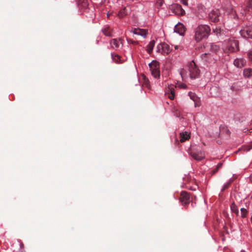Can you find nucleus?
<instances>
[{
  "instance_id": "nucleus-6",
  "label": "nucleus",
  "mask_w": 252,
  "mask_h": 252,
  "mask_svg": "<svg viewBox=\"0 0 252 252\" xmlns=\"http://www.w3.org/2000/svg\"><path fill=\"white\" fill-rule=\"evenodd\" d=\"M220 13L218 9L213 10L210 12L209 17L212 22L217 23L219 21Z\"/></svg>"
},
{
  "instance_id": "nucleus-37",
  "label": "nucleus",
  "mask_w": 252,
  "mask_h": 252,
  "mask_svg": "<svg viewBox=\"0 0 252 252\" xmlns=\"http://www.w3.org/2000/svg\"><path fill=\"white\" fill-rule=\"evenodd\" d=\"M24 245L23 243H20V248L21 249H24Z\"/></svg>"
},
{
  "instance_id": "nucleus-36",
  "label": "nucleus",
  "mask_w": 252,
  "mask_h": 252,
  "mask_svg": "<svg viewBox=\"0 0 252 252\" xmlns=\"http://www.w3.org/2000/svg\"><path fill=\"white\" fill-rule=\"evenodd\" d=\"M229 184H227L225 185L223 187V189H227L229 187Z\"/></svg>"
},
{
  "instance_id": "nucleus-28",
  "label": "nucleus",
  "mask_w": 252,
  "mask_h": 252,
  "mask_svg": "<svg viewBox=\"0 0 252 252\" xmlns=\"http://www.w3.org/2000/svg\"><path fill=\"white\" fill-rule=\"evenodd\" d=\"M240 211L241 214V217L243 218H246L248 214L247 210L246 209L243 208L241 209Z\"/></svg>"
},
{
  "instance_id": "nucleus-14",
  "label": "nucleus",
  "mask_w": 252,
  "mask_h": 252,
  "mask_svg": "<svg viewBox=\"0 0 252 252\" xmlns=\"http://www.w3.org/2000/svg\"><path fill=\"white\" fill-rule=\"evenodd\" d=\"M233 63L235 66L241 68L245 65L246 61L243 59H236Z\"/></svg>"
},
{
  "instance_id": "nucleus-18",
  "label": "nucleus",
  "mask_w": 252,
  "mask_h": 252,
  "mask_svg": "<svg viewBox=\"0 0 252 252\" xmlns=\"http://www.w3.org/2000/svg\"><path fill=\"white\" fill-rule=\"evenodd\" d=\"M241 88V83L236 82L232 84L231 87V90L233 91H238Z\"/></svg>"
},
{
  "instance_id": "nucleus-16",
  "label": "nucleus",
  "mask_w": 252,
  "mask_h": 252,
  "mask_svg": "<svg viewBox=\"0 0 252 252\" xmlns=\"http://www.w3.org/2000/svg\"><path fill=\"white\" fill-rule=\"evenodd\" d=\"M149 67L150 70L159 69V64L158 62L156 61H153L151 63L149 64Z\"/></svg>"
},
{
  "instance_id": "nucleus-34",
  "label": "nucleus",
  "mask_w": 252,
  "mask_h": 252,
  "mask_svg": "<svg viewBox=\"0 0 252 252\" xmlns=\"http://www.w3.org/2000/svg\"><path fill=\"white\" fill-rule=\"evenodd\" d=\"M181 76L182 78H183L185 75V71L184 70H182L180 72Z\"/></svg>"
},
{
  "instance_id": "nucleus-20",
  "label": "nucleus",
  "mask_w": 252,
  "mask_h": 252,
  "mask_svg": "<svg viewBox=\"0 0 252 252\" xmlns=\"http://www.w3.org/2000/svg\"><path fill=\"white\" fill-rule=\"evenodd\" d=\"M151 72V74L152 76L155 78H158L160 76V71L159 69H157L156 70H150Z\"/></svg>"
},
{
  "instance_id": "nucleus-11",
  "label": "nucleus",
  "mask_w": 252,
  "mask_h": 252,
  "mask_svg": "<svg viewBox=\"0 0 252 252\" xmlns=\"http://www.w3.org/2000/svg\"><path fill=\"white\" fill-rule=\"evenodd\" d=\"M166 94H168V97L172 100L175 97V86L173 85L169 86L165 90Z\"/></svg>"
},
{
  "instance_id": "nucleus-15",
  "label": "nucleus",
  "mask_w": 252,
  "mask_h": 252,
  "mask_svg": "<svg viewBox=\"0 0 252 252\" xmlns=\"http://www.w3.org/2000/svg\"><path fill=\"white\" fill-rule=\"evenodd\" d=\"M190 138L189 134L188 132H182L180 134V142L183 143L189 140Z\"/></svg>"
},
{
  "instance_id": "nucleus-2",
  "label": "nucleus",
  "mask_w": 252,
  "mask_h": 252,
  "mask_svg": "<svg viewBox=\"0 0 252 252\" xmlns=\"http://www.w3.org/2000/svg\"><path fill=\"white\" fill-rule=\"evenodd\" d=\"M189 72L190 77L192 79L198 78L199 76L200 70L197 67V66L193 61L189 63Z\"/></svg>"
},
{
  "instance_id": "nucleus-41",
  "label": "nucleus",
  "mask_w": 252,
  "mask_h": 252,
  "mask_svg": "<svg viewBox=\"0 0 252 252\" xmlns=\"http://www.w3.org/2000/svg\"><path fill=\"white\" fill-rule=\"evenodd\" d=\"M251 130L252 131H250V132H252V129H250V130Z\"/></svg>"
},
{
  "instance_id": "nucleus-17",
  "label": "nucleus",
  "mask_w": 252,
  "mask_h": 252,
  "mask_svg": "<svg viewBox=\"0 0 252 252\" xmlns=\"http://www.w3.org/2000/svg\"><path fill=\"white\" fill-rule=\"evenodd\" d=\"M155 44V41L154 40L151 41L148 44L147 50L149 54H151L152 52Z\"/></svg>"
},
{
  "instance_id": "nucleus-38",
  "label": "nucleus",
  "mask_w": 252,
  "mask_h": 252,
  "mask_svg": "<svg viewBox=\"0 0 252 252\" xmlns=\"http://www.w3.org/2000/svg\"><path fill=\"white\" fill-rule=\"evenodd\" d=\"M181 87L183 88H187V86L186 85H184V84H182L181 85Z\"/></svg>"
},
{
  "instance_id": "nucleus-19",
  "label": "nucleus",
  "mask_w": 252,
  "mask_h": 252,
  "mask_svg": "<svg viewBox=\"0 0 252 252\" xmlns=\"http://www.w3.org/2000/svg\"><path fill=\"white\" fill-rule=\"evenodd\" d=\"M243 74L246 77L252 76V69L249 68L245 69L243 71Z\"/></svg>"
},
{
  "instance_id": "nucleus-27",
  "label": "nucleus",
  "mask_w": 252,
  "mask_h": 252,
  "mask_svg": "<svg viewBox=\"0 0 252 252\" xmlns=\"http://www.w3.org/2000/svg\"><path fill=\"white\" fill-rule=\"evenodd\" d=\"M126 13L125 12V8L121 9L119 13H118L117 15L120 18H122L124 17L125 15H126Z\"/></svg>"
},
{
  "instance_id": "nucleus-25",
  "label": "nucleus",
  "mask_w": 252,
  "mask_h": 252,
  "mask_svg": "<svg viewBox=\"0 0 252 252\" xmlns=\"http://www.w3.org/2000/svg\"><path fill=\"white\" fill-rule=\"evenodd\" d=\"M231 210L234 213H235L237 215H238V213H239V211H238V209L237 208V207L236 206V205H235V204L234 203H232L231 205Z\"/></svg>"
},
{
  "instance_id": "nucleus-22",
  "label": "nucleus",
  "mask_w": 252,
  "mask_h": 252,
  "mask_svg": "<svg viewBox=\"0 0 252 252\" xmlns=\"http://www.w3.org/2000/svg\"><path fill=\"white\" fill-rule=\"evenodd\" d=\"M143 86L145 87L150 89V82H149V79L147 78H146V77L145 76H143Z\"/></svg>"
},
{
  "instance_id": "nucleus-3",
  "label": "nucleus",
  "mask_w": 252,
  "mask_h": 252,
  "mask_svg": "<svg viewBox=\"0 0 252 252\" xmlns=\"http://www.w3.org/2000/svg\"><path fill=\"white\" fill-rule=\"evenodd\" d=\"M238 45V40L230 39L226 43L225 50H228L230 52H236L239 50Z\"/></svg>"
},
{
  "instance_id": "nucleus-8",
  "label": "nucleus",
  "mask_w": 252,
  "mask_h": 252,
  "mask_svg": "<svg viewBox=\"0 0 252 252\" xmlns=\"http://www.w3.org/2000/svg\"><path fill=\"white\" fill-rule=\"evenodd\" d=\"M171 9L177 15H184L185 14V11L182 8V6L178 4L172 5Z\"/></svg>"
},
{
  "instance_id": "nucleus-12",
  "label": "nucleus",
  "mask_w": 252,
  "mask_h": 252,
  "mask_svg": "<svg viewBox=\"0 0 252 252\" xmlns=\"http://www.w3.org/2000/svg\"><path fill=\"white\" fill-rule=\"evenodd\" d=\"M174 31L180 35H182L185 32V27L182 24L179 23L175 26Z\"/></svg>"
},
{
  "instance_id": "nucleus-9",
  "label": "nucleus",
  "mask_w": 252,
  "mask_h": 252,
  "mask_svg": "<svg viewBox=\"0 0 252 252\" xmlns=\"http://www.w3.org/2000/svg\"><path fill=\"white\" fill-rule=\"evenodd\" d=\"M240 32L244 37L252 38V25L241 30Z\"/></svg>"
},
{
  "instance_id": "nucleus-31",
  "label": "nucleus",
  "mask_w": 252,
  "mask_h": 252,
  "mask_svg": "<svg viewBox=\"0 0 252 252\" xmlns=\"http://www.w3.org/2000/svg\"><path fill=\"white\" fill-rule=\"evenodd\" d=\"M213 31L214 32L216 33V34L218 35L219 33L220 34L221 32V30L220 28H216L215 29L213 30Z\"/></svg>"
},
{
  "instance_id": "nucleus-30",
  "label": "nucleus",
  "mask_w": 252,
  "mask_h": 252,
  "mask_svg": "<svg viewBox=\"0 0 252 252\" xmlns=\"http://www.w3.org/2000/svg\"><path fill=\"white\" fill-rule=\"evenodd\" d=\"M247 6L248 8L252 9V0H248Z\"/></svg>"
},
{
  "instance_id": "nucleus-4",
  "label": "nucleus",
  "mask_w": 252,
  "mask_h": 252,
  "mask_svg": "<svg viewBox=\"0 0 252 252\" xmlns=\"http://www.w3.org/2000/svg\"><path fill=\"white\" fill-rule=\"evenodd\" d=\"M180 200L182 205L186 206L189 204L190 201L189 194L185 191H183L180 193Z\"/></svg>"
},
{
  "instance_id": "nucleus-35",
  "label": "nucleus",
  "mask_w": 252,
  "mask_h": 252,
  "mask_svg": "<svg viewBox=\"0 0 252 252\" xmlns=\"http://www.w3.org/2000/svg\"><path fill=\"white\" fill-rule=\"evenodd\" d=\"M182 2L184 5H187L188 4V0H182Z\"/></svg>"
},
{
  "instance_id": "nucleus-29",
  "label": "nucleus",
  "mask_w": 252,
  "mask_h": 252,
  "mask_svg": "<svg viewBox=\"0 0 252 252\" xmlns=\"http://www.w3.org/2000/svg\"><path fill=\"white\" fill-rule=\"evenodd\" d=\"M222 163H219L216 166V167L212 171V174H215L216 172H218V170L222 166Z\"/></svg>"
},
{
  "instance_id": "nucleus-40",
  "label": "nucleus",
  "mask_w": 252,
  "mask_h": 252,
  "mask_svg": "<svg viewBox=\"0 0 252 252\" xmlns=\"http://www.w3.org/2000/svg\"><path fill=\"white\" fill-rule=\"evenodd\" d=\"M241 252H245V251H244V250H242V251H241Z\"/></svg>"
},
{
  "instance_id": "nucleus-1",
  "label": "nucleus",
  "mask_w": 252,
  "mask_h": 252,
  "mask_svg": "<svg viewBox=\"0 0 252 252\" xmlns=\"http://www.w3.org/2000/svg\"><path fill=\"white\" fill-rule=\"evenodd\" d=\"M210 28L207 25L199 26L195 29V39L199 42L202 39H206L208 37L210 32Z\"/></svg>"
},
{
  "instance_id": "nucleus-24",
  "label": "nucleus",
  "mask_w": 252,
  "mask_h": 252,
  "mask_svg": "<svg viewBox=\"0 0 252 252\" xmlns=\"http://www.w3.org/2000/svg\"><path fill=\"white\" fill-rule=\"evenodd\" d=\"M251 149H252V142L242 147V150L246 152H248Z\"/></svg>"
},
{
  "instance_id": "nucleus-26",
  "label": "nucleus",
  "mask_w": 252,
  "mask_h": 252,
  "mask_svg": "<svg viewBox=\"0 0 252 252\" xmlns=\"http://www.w3.org/2000/svg\"><path fill=\"white\" fill-rule=\"evenodd\" d=\"M189 95L193 101H197L198 99V97L196 95V94L194 93H193L192 92H189Z\"/></svg>"
},
{
  "instance_id": "nucleus-32",
  "label": "nucleus",
  "mask_w": 252,
  "mask_h": 252,
  "mask_svg": "<svg viewBox=\"0 0 252 252\" xmlns=\"http://www.w3.org/2000/svg\"><path fill=\"white\" fill-rule=\"evenodd\" d=\"M194 102V106L195 107H198L200 105V103L199 99L197 101H195Z\"/></svg>"
},
{
  "instance_id": "nucleus-7",
  "label": "nucleus",
  "mask_w": 252,
  "mask_h": 252,
  "mask_svg": "<svg viewBox=\"0 0 252 252\" xmlns=\"http://www.w3.org/2000/svg\"><path fill=\"white\" fill-rule=\"evenodd\" d=\"M189 154L192 158L196 160H201L205 158L204 154L201 151L191 150Z\"/></svg>"
},
{
  "instance_id": "nucleus-33",
  "label": "nucleus",
  "mask_w": 252,
  "mask_h": 252,
  "mask_svg": "<svg viewBox=\"0 0 252 252\" xmlns=\"http://www.w3.org/2000/svg\"><path fill=\"white\" fill-rule=\"evenodd\" d=\"M248 57H249L250 60L252 62V51H251L248 53Z\"/></svg>"
},
{
  "instance_id": "nucleus-39",
  "label": "nucleus",
  "mask_w": 252,
  "mask_h": 252,
  "mask_svg": "<svg viewBox=\"0 0 252 252\" xmlns=\"http://www.w3.org/2000/svg\"><path fill=\"white\" fill-rule=\"evenodd\" d=\"M175 48L176 49H177V46H175Z\"/></svg>"
},
{
  "instance_id": "nucleus-13",
  "label": "nucleus",
  "mask_w": 252,
  "mask_h": 252,
  "mask_svg": "<svg viewBox=\"0 0 252 252\" xmlns=\"http://www.w3.org/2000/svg\"><path fill=\"white\" fill-rule=\"evenodd\" d=\"M133 33L135 34H137L145 37L147 34V30L145 29L134 28L133 30Z\"/></svg>"
},
{
  "instance_id": "nucleus-23",
  "label": "nucleus",
  "mask_w": 252,
  "mask_h": 252,
  "mask_svg": "<svg viewBox=\"0 0 252 252\" xmlns=\"http://www.w3.org/2000/svg\"><path fill=\"white\" fill-rule=\"evenodd\" d=\"M103 33L106 36H111V30L109 27L105 28L102 30Z\"/></svg>"
},
{
  "instance_id": "nucleus-10",
  "label": "nucleus",
  "mask_w": 252,
  "mask_h": 252,
  "mask_svg": "<svg viewBox=\"0 0 252 252\" xmlns=\"http://www.w3.org/2000/svg\"><path fill=\"white\" fill-rule=\"evenodd\" d=\"M122 39L121 38L117 39L114 38L111 40L110 44L112 48L113 49H119L121 46L123 45Z\"/></svg>"
},
{
  "instance_id": "nucleus-21",
  "label": "nucleus",
  "mask_w": 252,
  "mask_h": 252,
  "mask_svg": "<svg viewBox=\"0 0 252 252\" xmlns=\"http://www.w3.org/2000/svg\"><path fill=\"white\" fill-rule=\"evenodd\" d=\"M112 58L113 61L116 63H121L122 62L121 60V57L118 55L112 54Z\"/></svg>"
},
{
  "instance_id": "nucleus-5",
  "label": "nucleus",
  "mask_w": 252,
  "mask_h": 252,
  "mask_svg": "<svg viewBox=\"0 0 252 252\" xmlns=\"http://www.w3.org/2000/svg\"><path fill=\"white\" fill-rule=\"evenodd\" d=\"M171 48L170 46L166 43H161L158 46V51L162 54H168L171 51Z\"/></svg>"
}]
</instances>
